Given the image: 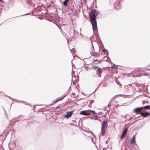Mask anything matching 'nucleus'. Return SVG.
Segmentation results:
<instances>
[{
    "instance_id": "7",
    "label": "nucleus",
    "mask_w": 150,
    "mask_h": 150,
    "mask_svg": "<svg viewBox=\"0 0 150 150\" xmlns=\"http://www.w3.org/2000/svg\"><path fill=\"white\" fill-rule=\"evenodd\" d=\"M73 111L72 110L69 112H68L67 114L64 116V117L68 118H69L71 116V115L73 114Z\"/></svg>"
},
{
    "instance_id": "23",
    "label": "nucleus",
    "mask_w": 150,
    "mask_h": 150,
    "mask_svg": "<svg viewBox=\"0 0 150 150\" xmlns=\"http://www.w3.org/2000/svg\"><path fill=\"white\" fill-rule=\"evenodd\" d=\"M2 1V0H0V1Z\"/></svg>"
},
{
    "instance_id": "1",
    "label": "nucleus",
    "mask_w": 150,
    "mask_h": 150,
    "mask_svg": "<svg viewBox=\"0 0 150 150\" xmlns=\"http://www.w3.org/2000/svg\"><path fill=\"white\" fill-rule=\"evenodd\" d=\"M108 127V121L105 120L103 121L101 127V133L103 136H104L105 134L106 129Z\"/></svg>"
},
{
    "instance_id": "8",
    "label": "nucleus",
    "mask_w": 150,
    "mask_h": 150,
    "mask_svg": "<svg viewBox=\"0 0 150 150\" xmlns=\"http://www.w3.org/2000/svg\"><path fill=\"white\" fill-rule=\"evenodd\" d=\"M135 135H134L133 137L131 138L130 140V142L131 144L134 143L135 141Z\"/></svg>"
},
{
    "instance_id": "20",
    "label": "nucleus",
    "mask_w": 150,
    "mask_h": 150,
    "mask_svg": "<svg viewBox=\"0 0 150 150\" xmlns=\"http://www.w3.org/2000/svg\"><path fill=\"white\" fill-rule=\"evenodd\" d=\"M126 115H125V118H126Z\"/></svg>"
},
{
    "instance_id": "10",
    "label": "nucleus",
    "mask_w": 150,
    "mask_h": 150,
    "mask_svg": "<svg viewBox=\"0 0 150 150\" xmlns=\"http://www.w3.org/2000/svg\"><path fill=\"white\" fill-rule=\"evenodd\" d=\"M80 114L81 115H89V114L87 113L86 111L85 110L81 111L80 112Z\"/></svg>"
},
{
    "instance_id": "6",
    "label": "nucleus",
    "mask_w": 150,
    "mask_h": 150,
    "mask_svg": "<svg viewBox=\"0 0 150 150\" xmlns=\"http://www.w3.org/2000/svg\"><path fill=\"white\" fill-rule=\"evenodd\" d=\"M140 114L141 116H142L144 117H146L149 116L150 115V113L148 112H140Z\"/></svg>"
},
{
    "instance_id": "9",
    "label": "nucleus",
    "mask_w": 150,
    "mask_h": 150,
    "mask_svg": "<svg viewBox=\"0 0 150 150\" xmlns=\"http://www.w3.org/2000/svg\"><path fill=\"white\" fill-rule=\"evenodd\" d=\"M101 72V71L100 69V68H98L97 70V74L98 75V76L100 77H101V75L100 74Z\"/></svg>"
},
{
    "instance_id": "3",
    "label": "nucleus",
    "mask_w": 150,
    "mask_h": 150,
    "mask_svg": "<svg viewBox=\"0 0 150 150\" xmlns=\"http://www.w3.org/2000/svg\"><path fill=\"white\" fill-rule=\"evenodd\" d=\"M93 31L97 30V23L96 19L90 20Z\"/></svg>"
},
{
    "instance_id": "21",
    "label": "nucleus",
    "mask_w": 150,
    "mask_h": 150,
    "mask_svg": "<svg viewBox=\"0 0 150 150\" xmlns=\"http://www.w3.org/2000/svg\"><path fill=\"white\" fill-rule=\"evenodd\" d=\"M138 118V117H135V118Z\"/></svg>"
},
{
    "instance_id": "22",
    "label": "nucleus",
    "mask_w": 150,
    "mask_h": 150,
    "mask_svg": "<svg viewBox=\"0 0 150 150\" xmlns=\"http://www.w3.org/2000/svg\"><path fill=\"white\" fill-rule=\"evenodd\" d=\"M91 101H92V103L93 102V100H91Z\"/></svg>"
},
{
    "instance_id": "12",
    "label": "nucleus",
    "mask_w": 150,
    "mask_h": 150,
    "mask_svg": "<svg viewBox=\"0 0 150 150\" xmlns=\"http://www.w3.org/2000/svg\"><path fill=\"white\" fill-rule=\"evenodd\" d=\"M70 51L72 54L74 53L75 52V49L74 48H72L71 50L70 49Z\"/></svg>"
},
{
    "instance_id": "2",
    "label": "nucleus",
    "mask_w": 150,
    "mask_h": 150,
    "mask_svg": "<svg viewBox=\"0 0 150 150\" xmlns=\"http://www.w3.org/2000/svg\"><path fill=\"white\" fill-rule=\"evenodd\" d=\"M98 13L95 9L92 10L89 14L90 20L96 19V17L98 15Z\"/></svg>"
},
{
    "instance_id": "17",
    "label": "nucleus",
    "mask_w": 150,
    "mask_h": 150,
    "mask_svg": "<svg viewBox=\"0 0 150 150\" xmlns=\"http://www.w3.org/2000/svg\"><path fill=\"white\" fill-rule=\"evenodd\" d=\"M65 97V96H64L63 97H62V98H61L60 99V100H62L63 98H64Z\"/></svg>"
},
{
    "instance_id": "13",
    "label": "nucleus",
    "mask_w": 150,
    "mask_h": 150,
    "mask_svg": "<svg viewBox=\"0 0 150 150\" xmlns=\"http://www.w3.org/2000/svg\"><path fill=\"white\" fill-rule=\"evenodd\" d=\"M90 111L91 112L93 115H94V116L95 117H97V115L96 114V112L95 111L91 110Z\"/></svg>"
},
{
    "instance_id": "19",
    "label": "nucleus",
    "mask_w": 150,
    "mask_h": 150,
    "mask_svg": "<svg viewBox=\"0 0 150 150\" xmlns=\"http://www.w3.org/2000/svg\"><path fill=\"white\" fill-rule=\"evenodd\" d=\"M141 117V116H139L138 117Z\"/></svg>"
},
{
    "instance_id": "24",
    "label": "nucleus",
    "mask_w": 150,
    "mask_h": 150,
    "mask_svg": "<svg viewBox=\"0 0 150 150\" xmlns=\"http://www.w3.org/2000/svg\"><path fill=\"white\" fill-rule=\"evenodd\" d=\"M149 109H150V106H149Z\"/></svg>"
},
{
    "instance_id": "16",
    "label": "nucleus",
    "mask_w": 150,
    "mask_h": 150,
    "mask_svg": "<svg viewBox=\"0 0 150 150\" xmlns=\"http://www.w3.org/2000/svg\"><path fill=\"white\" fill-rule=\"evenodd\" d=\"M92 51H94V47L93 46V45H92Z\"/></svg>"
},
{
    "instance_id": "14",
    "label": "nucleus",
    "mask_w": 150,
    "mask_h": 150,
    "mask_svg": "<svg viewBox=\"0 0 150 150\" xmlns=\"http://www.w3.org/2000/svg\"><path fill=\"white\" fill-rule=\"evenodd\" d=\"M143 108H144L146 109H149V106L147 105L142 107Z\"/></svg>"
},
{
    "instance_id": "4",
    "label": "nucleus",
    "mask_w": 150,
    "mask_h": 150,
    "mask_svg": "<svg viewBox=\"0 0 150 150\" xmlns=\"http://www.w3.org/2000/svg\"><path fill=\"white\" fill-rule=\"evenodd\" d=\"M127 131H128V128L126 127H125V128L124 130L123 131L122 134L121 135V136H120L121 139H122L125 137Z\"/></svg>"
},
{
    "instance_id": "11",
    "label": "nucleus",
    "mask_w": 150,
    "mask_h": 150,
    "mask_svg": "<svg viewBox=\"0 0 150 150\" xmlns=\"http://www.w3.org/2000/svg\"><path fill=\"white\" fill-rule=\"evenodd\" d=\"M69 0H65L63 3L64 5L65 6H66L67 5V3Z\"/></svg>"
},
{
    "instance_id": "18",
    "label": "nucleus",
    "mask_w": 150,
    "mask_h": 150,
    "mask_svg": "<svg viewBox=\"0 0 150 150\" xmlns=\"http://www.w3.org/2000/svg\"><path fill=\"white\" fill-rule=\"evenodd\" d=\"M103 52H104L105 51V50L103 49L102 50V51Z\"/></svg>"
},
{
    "instance_id": "15",
    "label": "nucleus",
    "mask_w": 150,
    "mask_h": 150,
    "mask_svg": "<svg viewBox=\"0 0 150 150\" xmlns=\"http://www.w3.org/2000/svg\"><path fill=\"white\" fill-rule=\"evenodd\" d=\"M93 69H97V68H98V67L97 66H93Z\"/></svg>"
},
{
    "instance_id": "5",
    "label": "nucleus",
    "mask_w": 150,
    "mask_h": 150,
    "mask_svg": "<svg viewBox=\"0 0 150 150\" xmlns=\"http://www.w3.org/2000/svg\"><path fill=\"white\" fill-rule=\"evenodd\" d=\"M143 108L142 107H139L137 108L134 109L133 110V112H135L137 114H138V113L142 111L143 110Z\"/></svg>"
}]
</instances>
